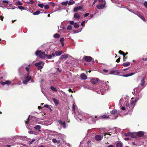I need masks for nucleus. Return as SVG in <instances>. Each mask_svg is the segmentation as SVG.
I'll use <instances>...</instances> for the list:
<instances>
[{"instance_id": "1", "label": "nucleus", "mask_w": 147, "mask_h": 147, "mask_svg": "<svg viewBox=\"0 0 147 147\" xmlns=\"http://www.w3.org/2000/svg\"><path fill=\"white\" fill-rule=\"evenodd\" d=\"M26 69L28 72V74H26V80L25 81H23V82L24 84H26L27 83V82L29 81L31 79V77L29 75V73L30 72V69L28 67H26Z\"/></svg>"}, {"instance_id": "2", "label": "nucleus", "mask_w": 147, "mask_h": 147, "mask_svg": "<svg viewBox=\"0 0 147 147\" xmlns=\"http://www.w3.org/2000/svg\"><path fill=\"white\" fill-rule=\"evenodd\" d=\"M35 54L42 58H44L46 57V54L44 52H42L41 51H37L35 53Z\"/></svg>"}, {"instance_id": "3", "label": "nucleus", "mask_w": 147, "mask_h": 147, "mask_svg": "<svg viewBox=\"0 0 147 147\" xmlns=\"http://www.w3.org/2000/svg\"><path fill=\"white\" fill-rule=\"evenodd\" d=\"M137 100L136 99H134L133 98H131V104L130 107L129 109H128V110L132 109L134 108L135 106V104L137 102Z\"/></svg>"}, {"instance_id": "4", "label": "nucleus", "mask_w": 147, "mask_h": 147, "mask_svg": "<svg viewBox=\"0 0 147 147\" xmlns=\"http://www.w3.org/2000/svg\"><path fill=\"white\" fill-rule=\"evenodd\" d=\"M57 121L59 124L62 126L64 128H65L66 127V123L65 121H62L61 120H58Z\"/></svg>"}, {"instance_id": "5", "label": "nucleus", "mask_w": 147, "mask_h": 147, "mask_svg": "<svg viewBox=\"0 0 147 147\" xmlns=\"http://www.w3.org/2000/svg\"><path fill=\"white\" fill-rule=\"evenodd\" d=\"M105 3L106 2H105L104 3H101V4L98 5H96V7L98 9H104L105 7Z\"/></svg>"}, {"instance_id": "6", "label": "nucleus", "mask_w": 147, "mask_h": 147, "mask_svg": "<svg viewBox=\"0 0 147 147\" xmlns=\"http://www.w3.org/2000/svg\"><path fill=\"white\" fill-rule=\"evenodd\" d=\"M120 72L117 70H111L109 74H114L115 75L121 76L120 74Z\"/></svg>"}, {"instance_id": "7", "label": "nucleus", "mask_w": 147, "mask_h": 147, "mask_svg": "<svg viewBox=\"0 0 147 147\" xmlns=\"http://www.w3.org/2000/svg\"><path fill=\"white\" fill-rule=\"evenodd\" d=\"M2 3L3 4V7H5L9 5L10 2L8 0H3L2 1Z\"/></svg>"}, {"instance_id": "8", "label": "nucleus", "mask_w": 147, "mask_h": 147, "mask_svg": "<svg viewBox=\"0 0 147 147\" xmlns=\"http://www.w3.org/2000/svg\"><path fill=\"white\" fill-rule=\"evenodd\" d=\"M81 15L78 13H75L74 15V18L77 20H79L80 18Z\"/></svg>"}, {"instance_id": "9", "label": "nucleus", "mask_w": 147, "mask_h": 147, "mask_svg": "<svg viewBox=\"0 0 147 147\" xmlns=\"http://www.w3.org/2000/svg\"><path fill=\"white\" fill-rule=\"evenodd\" d=\"M103 136H101L100 135H96L95 137V139L97 141H99L101 140Z\"/></svg>"}, {"instance_id": "10", "label": "nucleus", "mask_w": 147, "mask_h": 147, "mask_svg": "<svg viewBox=\"0 0 147 147\" xmlns=\"http://www.w3.org/2000/svg\"><path fill=\"white\" fill-rule=\"evenodd\" d=\"M98 80L99 79L98 78L92 79L91 80L90 82L92 84L94 85L96 84Z\"/></svg>"}, {"instance_id": "11", "label": "nucleus", "mask_w": 147, "mask_h": 147, "mask_svg": "<svg viewBox=\"0 0 147 147\" xmlns=\"http://www.w3.org/2000/svg\"><path fill=\"white\" fill-rule=\"evenodd\" d=\"M134 13L136 15H137L143 21H145V20L144 18L142 16H141L140 13L138 12H136L135 13Z\"/></svg>"}, {"instance_id": "12", "label": "nucleus", "mask_w": 147, "mask_h": 147, "mask_svg": "<svg viewBox=\"0 0 147 147\" xmlns=\"http://www.w3.org/2000/svg\"><path fill=\"white\" fill-rule=\"evenodd\" d=\"M80 77L82 80H85L87 79V77L86 75L84 73H82L80 76Z\"/></svg>"}, {"instance_id": "13", "label": "nucleus", "mask_w": 147, "mask_h": 147, "mask_svg": "<svg viewBox=\"0 0 147 147\" xmlns=\"http://www.w3.org/2000/svg\"><path fill=\"white\" fill-rule=\"evenodd\" d=\"M85 60L87 62H90L92 60V58L90 56H86L84 58Z\"/></svg>"}, {"instance_id": "14", "label": "nucleus", "mask_w": 147, "mask_h": 147, "mask_svg": "<svg viewBox=\"0 0 147 147\" xmlns=\"http://www.w3.org/2000/svg\"><path fill=\"white\" fill-rule=\"evenodd\" d=\"M82 8V7L81 6H79L77 7H75L74 8V12L77 11L79 10H80Z\"/></svg>"}, {"instance_id": "15", "label": "nucleus", "mask_w": 147, "mask_h": 147, "mask_svg": "<svg viewBox=\"0 0 147 147\" xmlns=\"http://www.w3.org/2000/svg\"><path fill=\"white\" fill-rule=\"evenodd\" d=\"M109 82L108 81H107L105 82V90H108L109 88V86L108 85V84L109 83Z\"/></svg>"}, {"instance_id": "16", "label": "nucleus", "mask_w": 147, "mask_h": 147, "mask_svg": "<svg viewBox=\"0 0 147 147\" xmlns=\"http://www.w3.org/2000/svg\"><path fill=\"white\" fill-rule=\"evenodd\" d=\"M69 56V55L68 54H65L61 56L60 57V59H66Z\"/></svg>"}, {"instance_id": "17", "label": "nucleus", "mask_w": 147, "mask_h": 147, "mask_svg": "<svg viewBox=\"0 0 147 147\" xmlns=\"http://www.w3.org/2000/svg\"><path fill=\"white\" fill-rule=\"evenodd\" d=\"M11 81H10L9 80H7V81H6V82H2L1 83V84L2 85H4L5 84L9 85V84H11Z\"/></svg>"}, {"instance_id": "18", "label": "nucleus", "mask_w": 147, "mask_h": 147, "mask_svg": "<svg viewBox=\"0 0 147 147\" xmlns=\"http://www.w3.org/2000/svg\"><path fill=\"white\" fill-rule=\"evenodd\" d=\"M137 135L138 136L142 137L144 135V132L142 131H139L137 132Z\"/></svg>"}, {"instance_id": "19", "label": "nucleus", "mask_w": 147, "mask_h": 147, "mask_svg": "<svg viewBox=\"0 0 147 147\" xmlns=\"http://www.w3.org/2000/svg\"><path fill=\"white\" fill-rule=\"evenodd\" d=\"M52 100L54 102V103L55 104V105H57L58 104V100L54 98H53Z\"/></svg>"}, {"instance_id": "20", "label": "nucleus", "mask_w": 147, "mask_h": 147, "mask_svg": "<svg viewBox=\"0 0 147 147\" xmlns=\"http://www.w3.org/2000/svg\"><path fill=\"white\" fill-rule=\"evenodd\" d=\"M52 142L54 143L59 144L60 143L59 140H57L56 139H53L52 140Z\"/></svg>"}, {"instance_id": "21", "label": "nucleus", "mask_w": 147, "mask_h": 147, "mask_svg": "<svg viewBox=\"0 0 147 147\" xmlns=\"http://www.w3.org/2000/svg\"><path fill=\"white\" fill-rule=\"evenodd\" d=\"M55 54L56 56H60L62 53V51H56L55 53Z\"/></svg>"}, {"instance_id": "22", "label": "nucleus", "mask_w": 147, "mask_h": 147, "mask_svg": "<svg viewBox=\"0 0 147 147\" xmlns=\"http://www.w3.org/2000/svg\"><path fill=\"white\" fill-rule=\"evenodd\" d=\"M145 83V78L143 77L141 81L140 85L141 86H143L144 85Z\"/></svg>"}, {"instance_id": "23", "label": "nucleus", "mask_w": 147, "mask_h": 147, "mask_svg": "<svg viewBox=\"0 0 147 147\" xmlns=\"http://www.w3.org/2000/svg\"><path fill=\"white\" fill-rule=\"evenodd\" d=\"M62 134H59L56 135V138L59 140L62 138Z\"/></svg>"}, {"instance_id": "24", "label": "nucleus", "mask_w": 147, "mask_h": 147, "mask_svg": "<svg viewBox=\"0 0 147 147\" xmlns=\"http://www.w3.org/2000/svg\"><path fill=\"white\" fill-rule=\"evenodd\" d=\"M38 6L40 7L41 8H43L44 7V4L42 3L39 2V3L38 4Z\"/></svg>"}, {"instance_id": "25", "label": "nucleus", "mask_w": 147, "mask_h": 147, "mask_svg": "<svg viewBox=\"0 0 147 147\" xmlns=\"http://www.w3.org/2000/svg\"><path fill=\"white\" fill-rule=\"evenodd\" d=\"M125 104H126V106L127 107V109L128 110V109H129V108L130 107L131 104H129V103L128 102V101L127 100L125 101Z\"/></svg>"}, {"instance_id": "26", "label": "nucleus", "mask_w": 147, "mask_h": 147, "mask_svg": "<svg viewBox=\"0 0 147 147\" xmlns=\"http://www.w3.org/2000/svg\"><path fill=\"white\" fill-rule=\"evenodd\" d=\"M41 127L39 125H37L35 127H34V128L36 129H38L39 131H41L40 130Z\"/></svg>"}, {"instance_id": "27", "label": "nucleus", "mask_w": 147, "mask_h": 147, "mask_svg": "<svg viewBox=\"0 0 147 147\" xmlns=\"http://www.w3.org/2000/svg\"><path fill=\"white\" fill-rule=\"evenodd\" d=\"M130 65V63L129 62L123 63V65L124 67H127Z\"/></svg>"}, {"instance_id": "28", "label": "nucleus", "mask_w": 147, "mask_h": 147, "mask_svg": "<svg viewBox=\"0 0 147 147\" xmlns=\"http://www.w3.org/2000/svg\"><path fill=\"white\" fill-rule=\"evenodd\" d=\"M28 133L30 134H34L35 135H36L38 134V133L37 132H36L34 131H28Z\"/></svg>"}, {"instance_id": "29", "label": "nucleus", "mask_w": 147, "mask_h": 147, "mask_svg": "<svg viewBox=\"0 0 147 147\" xmlns=\"http://www.w3.org/2000/svg\"><path fill=\"white\" fill-rule=\"evenodd\" d=\"M51 89L53 92H56L57 91V90L56 88L53 86H51L50 87Z\"/></svg>"}, {"instance_id": "30", "label": "nucleus", "mask_w": 147, "mask_h": 147, "mask_svg": "<svg viewBox=\"0 0 147 147\" xmlns=\"http://www.w3.org/2000/svg\"><path fill=\"white\" fill-rule=\"evenodd\" d=\"M75 3V2L73 0H71L69 2H68V5H72L74 4Z\"/></svg>"}, {"instance_id": "31", "label": "nucleus", "mask_w": 147, "mask_h": 147, "mask_svg": "<svg viewBox=\"0 0 147 147\" xmlns=\"http://www.w3.org/2000/svg\"><path fill=\"white\" fill-rule=\"evenodd\" d=\"M123 144L121 142H118L117 144V147H122Z\"/></svg>"}, {"instance_id": "32", "label": "nucleus", "mask_w": 147, "mask_h": 147, "mask_svg": "<svg viewBox=\"0 0 147 147\" xmlns=\"http://www.w3.org/2000/svg\"><path fill=\"white\" fill-rule=\"evenodd\" d=\"M43 64V65H44V63H43V62L42 61H41L39 62H38L37 63H36L35 64V65L36 66H38V65H40L42 64Z\"/></svg>"}, {"instance_id": "33", "label": "nucleus", "mask_w": 147, "mask_h": 147, "mask_svg": "<svg viewBox=\"0 0 147 147\" xmlns=\"http://www.w3.org/2000/svg\"><path fill=\"white\" fill-rule=\"evenodd\" d=\"M117 110L116 109H114L112 110L111 111V113L112 114H115L117 113Z\"/></svg>"}, {"instance_id": "34", "label": "nucleus", "mask_w": 147, "mask_h": 147, "mask_svg": "<svg viewBox=\"0 0 147 147\" xmlns=\"http://www.w3.org/2000/svg\"><path fill=\"white\" fill-rule=\"evenodd\" d=\"M53 37L56 38H58L59 37L60 35L59 34L57 33L53 35Z\"/></svg>"}, {"instance_id": "35", "label": "nucleus", "mask_w": 147, "mask_h": 147, "mask_svg": "<svg viewBox=\"0 0 147 147\" xmlns=\"http://www.w3.org/2000/svg\"><path fill=\"white\" fill-rule=\"evenodd\" d=\"M40 13V12L39 11H36V12H34L33 13L34 15H38Z\"/></svg>"}, {"instance_id": "36", "label": "nucleus", "mask_w": 147, "mask_h": 147, "mask_svg": "<svg viewBox=\"0 0 147 147\" xmlns=\"http://www.w3.org/2000/svg\"><path fill=\"white\" fill-rule=\"evenodd\" d=\"M44 7L45 9L47 10L49 8V5H45L44 6Z\"/></svg>"}, {"instance_id": "37", "label": "nucleus", "mask_w": 147, "mask_h": 147, "mask_svg": "<svg viewBox=\"0 0 147 147\" xmlns=\"http://www.w3.org/2000/svg\"><path fill=\"white\" fill-rule=\"evenodd\" d=\"M98 2L100 3H104L105 1V0H98Z\"/></svg>"}, {"instance_id": "38", "label": "nucleus", "mask_w": 147, "mask_h": 147, "mask_svg": "<svg viewBox=\"0 0 147 147\" xmlns=\"http://www.w3.org/2000/svg\"><path fill=\"white\" fill-rule=\"evenodd\" d=\"M132 134V133L131 132H128L127 133H125L124 134V135L125 136H131Z\"/></svg>"}, {"instance_id": "39", "label": "nucleus", "mask_w": 147, "mask_h": 147, "mask_svg": "<svg viewBox=\"0 0 147 147\" xmlns=\"http://www.w3.org/2000/svg\"><path fill=\"white\" fill-rule=\"evenodd\" d=\"M74 25L75 28H77L79 27V25L77 23H75Z\"/></svg>"}, {"instance_id": "40", "label": "nucleus", "mask_w": 147, "mask_h": 147, "mask_svg": "<svg viewBox=\"0 0 147 147\" xmlns=\"http://www.w3.org/2000/svg\"><path fill=\"white\" fill-rule=\"evenodd\" d=\"M72 110L74 111H75V106L74 104H73L72 107Z\"/></svg>"}, {"instance_id": "41", "label": "nucleus", "mask_w": 147, "mask_h": 147, "mask_svg": "<svg viewBox=\"0 0 147 147\" xmlns=\"http://www.w3.org/2000/svg\"><path fill=\"white\" fill-rule=\"evenodd\" d=\"M68 3V1H66L65 2H63L62 3V4L64 5H66Z\"/></svg>"}, {"instance_id": "42", "label": "nucleus", "mask_w": 147, "mask_h": 147, "mask_svg": "<svg viewBox=\"0 0 147 147\" xmlns=\"http://www.w3.org/2000/svg\"><path fill=\"white\" fill-rule=\"evenodd\" d=\"M46 57H47V59H50L52 58V55H47L46 54Z\"/></svg>"}, {"instance_id": "43", "label": "nucleus", "mask_w": 147, "mask_h": 147, "mask_svg": "<svg viewBox=\"0 0 147 147\" xmlns=\"http://www.w3.org/2000/svg\"><path fill=\"white\" fill-rule=\"evenodd\" d=\"M27 3H30L31 4H32L34 3V1L33 0H30L29 1L27 2Z\"/></svg>"}, {"instance_id": "44", "label": "nucleus", "mask_w": 147, "mask_h": 147, "mask_svg": "<svg viewBox=\"0 0 147 147\" xmlns=\"http://www.w3.org/2000/svg\"><path fill=\"white\" fill-rule=\"evenodd\" d=\"M92 119V121L93 122H94L96 121L95 120V118L92 117H91L89 118V120Z\"/></svg>"}, {"instance_id": "45", "label": "nucleus", "mask_w": 147, "mask_h": 147, "mask_svg": "<svg viewBox=\"0 0 147 147\" xmlns=\"http://www.w3.org/2000/svg\"><path fill=\"white\" fill-rule=\"evenodd\" d=\"M38 70H40L42 69L43 68V66L42 65H38Z\"/></svg>"}, {"instance_id": "46", "label": "nucleus", "mask_w": 147, "mask_h": 147, "mask_svg": "<svg viewBox=\"0 0 147 147\" xmlns=\"http://www.w3.org/2000/svg\"><path fill=\"white\" fill-rule=\"evenodd\" d=\"M35 140L34 139H33L29 141V143L30 144H32Z\"/></svg>"}, {"instance_id": "47", "label": "nucleus", "mask_w": 147, "mask_h": 147, "mask_svg": "<svg viewBox=\"0 0 147 147\" xmlns=\"http://www.w3.org/2000/svg\"><path fill=\"white\" fill-rule=\"evenodd\" d=\"M84 88H87L89 89V86L88 85H85L83 86Z\"/></svg>"}, {"instance_id": "48", "label": "nucleus", "mask_w": 147, "mask_h": 147, "mask_svg": "<svg viewBox=\"0 0 147 147\" xmlns=\"http://www.w3.org/2000/svg\"><path fill=\"white\" fill-rule=\"evenodd\" d=\"M72 28V26L71 25L68 26L67 27V29L68 30H71Z\"/></svg>"}, {"instance_id": "49", "label": "nucleus", "mask_w": 147, "mask_h": 147, "mask_svg": "<svg viewBox=\"0 0 147 147\" xmlns=\"http://www.w3.org/2000/svg\"><path fill=\"white\" fill-rule=\"evenodd\" d=\"M16 4L17 5H22V3L20 1H18L16 3Z\"/></svg>"}, {"instance_id": "50", "label": "nucleus", "mask_w": 147, "mask_h": 147, "mask_svg": "<svg viewBox=\"0 0 147 147\" xmlns=\"http://www.w3.org/2000/svg\"><path fill=\"white\" fill-rule=\"evenodd\" d=\"M123 103V100L122 99H121L119 101V105L121 106L122 105V104Z\"/></svg>"}, {"instance_id": "51", "label": "nucleus", "mask_w": 147, "mask_h": 147, "mask_svg": "<svg viewBox=\"0 0 147 147\" xmlns=\"http://www.w3.org/2000/svg\"><path fill=\"white\" fill-rule=\"evenodd\" d=\"M64 38H60V41L61 42V44L63 43V42L64 41Z\"/></svg>"}, {"instance_id": "52", "label": "nucleus", "mask_w": 147, "mask_h": 147, "mask_svg": "<svg viewBox=\"0 0 147 147\" xmlns=\"http://www.w3.org/2000/svg\"><path fill=\"white\" fill-rule=\"evenodd\" d=\"M137 71H136L135 72L131 73H130V74H129V76H132V75H134V74L136 73H137Z\"/></svg>"}, {"instance_id": "53", "label": "nucleus", "mask_w": 147, "mask_h": 147, "mask_svg": "<svg viewBox=\"0 0 147 147\" xmlns=\"http://www.w3.org/2000/svg\"><path fill=\"white\" fill-rule=\"evenodd\" d=\"M144 4L145 7L147 9V2L145 1L144 3Z\"/></svg>"}, {"instance_id": "54", "label": "nucleus", "mask_w": 147, "mask_h": 147, "mask_svg": "<svg viewBox=\"0 0 147 147\" xmlns=\"http://www.w3.org/2000/svg\"><path fill=\"white\" fill-rule=\"evenodd\" d=\"M102 118H104V119H106V118H109V116H107L106 115H102Z\"/></svg>"}, {"instance_id": "55", "label": "nucleus", "mask_w": 147, "mask_h": 147, "mask_svg": "<svg viewBox=\"0 0 147 147\" xmlns=\"http://www.w3.org/2000/svg\"><path fill=\"white\" fill-rule=\"evenodd\" d=\"M86 22L85 21H84L83 22H82L81 23V25L82 26H84L85 23Z\"/></svg>"}, {"instance_id": "56", "label": "nucleus", "mask_w": 147, "mask_h": 147, "mask_svg": "<svg viewBox=\"0 0 147 147\" xmlns=\"http://www.w3.org/2000/svg\"><path fill=\"white\" fill-rule=\"evenodd\" d=\"M119 53L121 55H124V52L123 51H121V50H120V51H119Z\"/></svg>"}, {"instance_id": "57", "label": "nucleus", "mask_w": 147, "mask_h": 147, "mask_svg": "<svg viewBox=\"0 0 147 147\" xmlns=\"http://www.w3.org/2000/svg\"><path fill=\"white\" fill-rule=\"evenodd\" d=\"M49 3L50 5L52 6L53 7L55 6V4L54 3L52 2H50Z\"/></svg>"}, {"instance_id": "58", "label": "nucleus", "mask_w": 147, "mask_h": 147, "mask_svg": "<svg viewBox=\"0 0 147 147\" xmlns=\"http://www.w3.org/2000/svg\"><path fill=\"white\" fill-rule=\"evenodd\" d=\"M18 7L20 9L22 10V9H24V8L22 6H18Z\"/></svg>"}, {"instance_id": "59", "label": "nucleus", "mask_w": 147, "mask_h": 147, "mask_svg": "<svg viewBox=\"0 0 147 147\" xmlns=\"http://www.w3.org/2000/svg\"><path fill=\"white\" fill-rule=\"evenodd\" d=\"M3 2H2V1H0V7H3V4L2 3Z\"/></svg>"}, {"instance_id": "60", "label": "nucleus", "mask_w": 147, "mask_h": 147, "mask_svg": "<svg viewBox=\"0 0 147 147\" xmlns=\"http://www.w3.org/2000/svg\"><path fill=\"white\" fill-rule=\"evenodd\" d=\"M97 0H94V2L93 3L92 5V6H93L97 1Z\"/></svg>"}, {"instance_id": "61", "label": "nucleus", "mask_w": 147, "mask_h": 147, "mask_svg": "<svg viewBox=\"0 0 147 147\" xmlns=\"http://www.w3.org/2000/svg\"><path fill=\"white\" fill-rule=\"evenodd\" d=\"M122 76L124 77H127L129 76V74L124 75Z\"/></svg>"}, {"instance_id": "62", "label": "nucleus", "mask_w": 147, "mask_h": 147, "mask_svg": "<svg viewBox=\"0 0 147 147\" xmlns=\"http://www.w3.org/2000/svg\"><path fill=\"white\" fill-rule=\"evenodd\" d=\"M123 60L124 61H125V59H127V57H125V55H123Z\"/></svg>"}, {"instance_id": "63", "label": "nucleus", "mask_w": 147, "mask_h": 147, "mask_svg": "<svg viewBox=\"0 0 147 147\" xmlns=\"http://www.w3.org/2000/svg\"><path fill=\"white\" fill-rule=\"evenodd\" d=\"M120 58H118V59H117L116 60V62H119L120 61Z\"/></svg>"}, {"instance_id": "64", "label": "nucleus", "mask_w": 147, "mask_h": 147, "mask_svg": "<svg viewBox=\"0 0 147 147\" xmlns=\"http://www.w3.org/2000/svg\"><path fill=\"white\" fill-rule=\"evenodd\" d=\"M75 23H74V21H71L70 22V24H71V25H73L74 24H74Z\"/></svg>"}]
</instances>
